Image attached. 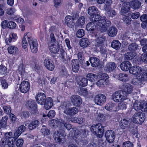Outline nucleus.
<instances>
[{
  "label": "nucleus",
  "mask_w": 147,
  "mask_h": 147,
  "mask_svg": "<svg viewBox=\"0 0 147 147\" xmlns=\"http://www.w3.org/2000/svg\"><path fill=\"white\" fill-rule=\"evenodd\" d=\"M122 90L117 91L114 93L112 96V99L116 102L122 101L127 98L128 94L132 91V86L128 83L123 84Z\"/></svg>",
  "instance_id": "f257e3e1"
},
{
  "label": "nucleus",
  "mask_w": 147,
  "mask_h": 147,
  "mask_svg": "<svg viewBox=\"0 0 147 147\" xmlns=\"http://www.w3.org/2000/svg\"><path fill=\"white\" fill-rule=\"evenodd\" d=\"M29 43L31 51L33 53H36L38 51V43L36 41L33 40L31 34L28 32L25 34L22 41V47L25 49Z\"/></svg>",
  "instance_id": "f03ea898"
},
{
  "label": "nucleus",
  "mask_w": 147,
  "mask_h": 147,
  "mask_svg": "<svg viewBox=\"0 0 147 147\" xmlns=\"http://www.w3.org/2000/svg\"><path fill=\"white\" fill-rule=\"evenodd\" d=\"M49 124L52 128L58 127L59 130H63L65 127L67 130L70 129L71 127V124L67 123L64 120L61 119H56L50 120Z\"/></svg>",
  "instance_id": "7ed1b4c3"
},
{
  "label": "nucleus",
  "mask_w": 147,
  "mask_h": 147,
  "mask_svg": "<svg viewBox=\"0 0 147 147\" xmlns=\"http://www.w3.org/2000/svg\"><path fill=\"white\" fill-rule=\"evenodd\" d=\"M90 129L93 134L99 138L102 137L104 132V127L100 123L93 125Z\"/></svg>",
  "instance_id": "20e7f679"
},
{
  "label": "nucleus",
  "mask_w": 147,
  "mask_h": 147,
  "mask_svg": "<svg viewBox=\"0 0 147 147\" xmlns=\"http://www.w3.org/2000/svg\"><path fill=\"white\" fill-rule=\"evenodd\" d=\"M111 24L109 20L102 18L98 22L97 24L101 28V31L104 32L107 31V28L111 25Z\"/></svg>",
  "instance_id": "39448f33"
},
{
  "label": "nucleus",
  "mask_w": 147,
  "mask_h": 147,
  "mask_svg": "<svg viewBox=\"0 0 147 147\" xmlns=\"http://www.w3.org/2000/svg\"><path fill=\"white\" fill-rule=\"evenodd\" d=\"M145 114L141 112L134 114L132 116V120L133 122L137 124H142L144 121Z\"/></svg>",
  "instance_id": "423d86ee"
},
{
  "label": "nucleus",
  "mask_w": 147,
  "mask_h": 147,
  "mask_svg": "<svg viewBox=\"0 0 147 147\" xmlns=\"http://www.w3.org/2000/svg\"><path fill=\"white\" fill-rule=\"evenodd\" d=\"M106 100V97L104 94H99L96 95L94 98V101L95 103L99 105H101L105 103Z\"/></svg>",
  "instance_id": "0eeeda50"
},
{
  "label": "nucleus",
  "mask_w": 147,
  "mask_h": 147,
  "mask_svg": "<svg viewBox=\"0 0 147 147\" xmlns=\"http://www.w3.org/2000/svg\"><path fill=\"white\" fill-rule=\"evenodd\" d=\"M145 71L143 68L139 66H134L131 67L129 69L130 73L134 75L140 74V76L142 72Z\"/></svg>",
  "instance_id": "6e6552de"
},
{
  "label": "nucleus",
  "mask_w": 147,
  "mask_h": 147,
  "mask_svg": "<svg viewBox=\"0 0 147 147\" xmlns=\"http://www.w3.org/2000/svg\"><path fill=\"white\" fill-rule=\"evenodd\" d=\"M30 84L29 82L26 81H24L21 83L20 90L23 93H25L29 90L30 88Z\"/></svg>",
  "instance_id": "1a4fd4ad"
},
{
  "label": "nucleus",
  "mask_w": 147,
  "mask_h": 147,
  "mask_svg": "<svg viewBox=\"0 0 147 147\" xmlns=\"http://www.w3.org/2000/svg\"><path fill=\"white\" fill-rule=\"evenodd\" d=\"M71 100L73 105L76 106H80L82 102V100L80 96L74 95L71 96Z\"/></svg>",
  "instance_id": "9d476101"
},
{
  "label": "nucleus",
  "mask_w": 147,
  "mask_h": 147,
  "mask_svg": "<svg viewBox=\"0 0 147 147\" xmlns=\"http://www.w3.org/2000/svg\"><path fill=\"white\" fill-rule=\"evenodd\" d=\"M105 136L108 142L110 143H112L115 138V134L113 131L108 130L105 133Z\"/></svg>",
  "instance_id": "9b49d317"
},
{
  "label": "nucleus",
  "mask_w": 147,
  "mask_h": 147,
  "mask_svg": "<svg viewBox=\"0 0 147 147\" xmlns=\"http://www.w3.org/2000/svg\"><path fill=\"white\" fill-rule=\"evenodd\" d=\"M36 98L37 103L41 105H43L47 99L44 93H38L36 96Z\"/></svg>",
  "instance_id": "f8f14e48"
},
{
  "label": "nucleus",
  "mask_w": 147,
  "mask_h": 147,
  "mask_svg": "<svg viewBox=\"0 0 147 147\" xmlns=\"http://www.w3.org/2000/svg\"><path fill=\"white\" fill-rule=\"evenodd\" d=\"M44 64L46 67L49 70H53L55 65L53 61L50 59H46L44 61Z\"/></svg>",
  "instance_id": "ddd939ff"
},
{
  "label": "nucleus",
  "mask_w": 147,
  "mask_h": 147,
  "mask_svg": "<svg viewBox=\"0 0 147 147\" xmlns=\"http://www.w3.org/2000/svg\"><path fill=\"white\" fill-rule=\"evenodd\" d=\"M78 111V108L76 107H68L65 109L64 113L66 115H72L77 113Z\"/></svg>",
  "instance_id": "4468645a"
},
{
  "label": "nucleus",
  "mask_w": 147,
  "mask_h": 147,
  "mask_svg": "<svg viewBox=\"0 0 147 147\" xmlns=\"http://www.w3.org/2000/svg\"><path fill=\"white\" fill-rule=\"evenodd\" d=\"M97 23L91 21L88 23L86 26V29L90 32L93 33L97 29Z\"/></svg>",
  "instance_id": "2eb2a0df"
},
{
  "label": "nucleus",
  "mask_w": 147,
  "mask_h": 147,
  "mask_svg": "<svg viewBox=\"0 0 147 147\" xmlns=\"http://www.w3.org/2000/svg\"><path fill=\"white\" fill-rule=\"evenodd\" d=\"M76 81L78 84L80 86H85L88 84V80L86 78H85L80 76H77L76 79Z\"/></svg>",
  "instance_id": "dca6fc26"
},
{
  "label": "nucleus",
  "mask_w": 147,
  "mask_h": 147,
  "mask_svg": "<svg viewBox=\"0 0 147 147\" xmlns=\"http://www.w3.org/2000/svg\"><path fill=\"white\" fill-rule=\"evenodd\" d=\"M130 7L128 4H125L122 5L121 9L120 11L121 14L124 16L127 15L129 12Z\"/></svg>",
  "instance_id": "f3484780"
},
{
  "label": "nucleus",
  "mask_w": 147,
  "mask_h": 147,
  "mask_svg": "<svg viewBox=\"0 0 147 147\" xmlns=\"http://www.w3.org/2000/svg\"><path fill=\"white\" fill-rule=\"evenodd\" d=\"M65 24L70 28H72L74 25V20L72 17L70 16H67L65 17Z\"/></svg>",
  "instance_id": "a211bd4d"
},
{
  "label": "nucleus",
  "mask_w": 147,
  "mask_h": 147,
  "mask_svg": "<svg viewBox=\"0 0 147 147\" xmlns=\"http://www.w3.org/2000/svg\"><path fill=\"white\" fill-rule=\"evenodd\" d=\"M17 38V36L16 34L11 33L7 36L5 40V42L7 44L9 45L11 42H14Z\"/></svg>",
  "instance_id": "6ab92c4d"
},
{
  "label": "nucleus",
  "mask_w": 147,
  "mask_h": 147,
  "mask_svg": "<svg viewBox=\"0 0 147 147\" xmlns=\"http://www.w3.org/2000/svg\"><path fill=\"white\" fill-rule=\"evenodd\" d=\"M130 6L134 9H137L140 8L141 6V3L138 0H132L129 3Z\"/></svg>",
  "instance_id": "aec40b11"
},
{
  "label": "nucleus",
  "mask_w": 147,
  "mask_h": 147,
  "mask_svg": "<svg viewBox=\"0 0 147 147\" xmlns=\"http://www.w3.org/2000/svg\"><path fill=\"white\" fill-rule=\"evenodd\" d=\"M119 126L122 129L126 128L129 129H131L129 122L128 120L125 119H123L119 123Z\"/></svg>",
  "instance_id": "412c9836"
},
{
  "label": "nucleus",
  "mask_w": 147,
  "mask_h": 147,
  "mask_svg": "<svg viewBox=\"0 0 147 147\" xmlns=\"http://www.w3.org/2000/svg\"><path fill=\"white\" fill-rule=\"evenodd\" d=\"M107 34L109 36L111 37L115 36L117 32V30L114 26L110 27L107 30Z\"/></svg>",
  "instance_id": "4be33fe9"
},
{
  "label": "nucleus",
  "mask_w": 147,
  "mask_h": 147,
  "mask_svg": "<svg viewBox=\"0 0 147 147\" xmlns=\"http://www.w3.org/2000/svg\"><path fill=\"white\" fill-rule=\"evenodd\" d=\"M131 66V63L128 61L122 62L120 65V67L121 70L125 71L129 70Z\"/></svg>",
  "instance_id": "5701e85b"
},
{
  "label": "nucleus",
  "mask_w": 147,
  "mask_h": 147,
  "mask_svg": "<svg viewBox=\"0 0 147 147\" xmlns=\"http://www.w3.org/2000/svg\"><path fill=\"white\" fill-rule=\"evenodd\" d=\"M117 67V65L114 62H111L107 63L105 67L107 70L109 71H113Z\"/></svg>",
  "instance_id": "b1692460"
},
{
  "label": "nucleus",
  "mask_w": 147,
  "mask_h": 147,
  "mask_svg": "<svg viewBox=\"0 0 147 147\" xmlns=\"http://www.w3.org/2000/svg\"><path fill=\"white\" fill-rule=\"evenodd\" d=\"M45 109L47 110L50 109L53 105V101L52 98L48 97L44 103Z\"/></svg>",
  "instance_id": "393cba45"
},
{
  "label": "nucleus",
  "mask_w": 147,
  "mask_h": 147,
  "mask_svg": "<svg viewBox=\"0 0 147 147\" xmlns=\"http://www.w3.org/2000/svg\"><path fill=\"white\" fill-rule=\"evenodd\" d=\"M90 62L91 65L93 67H96L98 66L100 64V60L97 58L91 57L90 58Z\"/></svg>",
  "instance_id": "a878e982"
},
{
  "label": "nucleus",
  "mask_w": 147,
  "mask_h": 147,
  "mask_svg": "<svg viewBox=\"0 0 147 147\" xmlns=\"http://www.w3.org/2000/svg\"><path fill=\"white\" fill-rule=\"evenodd\" d=\"M60 52L62 61L65 64H67L68 63L67 57L66 52L63 49H61Z\"/></svg>",
  "instance_id": "bb28decb"
},
{
  "label": "nucleus",
  "mask_w": 147,
  "mask_h": 147,
  "mask_svg": "<svg viewBox=\"0 0 147 147\" xmlns=\"http://www.w3.org/2000/svg\"><path fill=\"white\" fill-rule=\"evenodd\" d=\"M26 129V127L24 125L19 126L17 129L14 134L16 138L18 137L22 132H24Z\"/></svg>",
  "instance_id": "cd10ccee"
},
{
  "label": "nucleus",
  "mask_w": 147,
  "mask_h": 147,
  "mask_svg": "<svg viewBox=\"0 0 147 147\" xmlns=\"http://www.w3.org/2000/svg\"><path fill=\"white\" fill-rule=\"evenodd\" d=\"M101 17L99 13L97 14L90 16V20L91 21L96 23L97 22H98L101 20Z\"/></svg>",
  "instance_id": "c85d7f7f"
},
{
  "label": "nucleus",
  "mask_w": 147,
  "mask_h": 147,
  "mask_svg": "<svg viewBox=\"0 0 147 147\" xmlns=\"http://www.w3.org/2000/svg\"><path fill=\"white\" fill-rule=\"evenodd\" d=\"M49 49L51 52L54 53H56L59 51L60 47L57 44L55 45L53 44L49 46Z\"/></svg>",
  "instance_id": "c756f323"
},
{
  "label": "nucleus",
  "mask_w": 147,
  "mask_h": 147,
  "mask_svg": "<svg viewBox=\"0 0 147 147\" xmlns=\"http://www.w3.org/2000/svg\"><path fill=\"white\" fill-rule=\"evenodd\" d=\"M26 105L32 110H35L37 108V105L34 100L31 99L26 102Z\"/></svg>",
  "instance_id": "7c9ffc66"
},
{
  "label": "nucleus",
  "mask_w": 147,
  "mask_h": 147,
  "mask_svg": "<svg viewBox=\"0 0 147 147\" xmlns=\"http://www.w3.org/2000/svg\"><path fill=\"white\" fill-rule=\"evenodd\" d=\"M135 54L132 51L128 52L124 54V59L125 60H129L134 58Z\"/></svg>",
  "instance_id": "2f4dec72"
},
{
  "label": "nucleus",
  "mask_w": 147,
  "mask_h": 147,
  "mask_svg": "<svg viewBox=\"0 0 147 147\" xmlns=\"http://www.w3.org/2000/svg\"><path fill=\"white\" fill-rule=\"evenodd\" d=\"M40 124V122L38 120H35L32 121L28 126L29 129L32 130L37 127Z\"/></svg>",
  "instance_id": "473e14b6"
},
{
  "label": "nucleus",
  "mask_w": 147,
  "mask_h": 147,
  "mask_svg": "<svg viewBox=\"0 0 147 147\" xmlns=\"http://www.w3.org/2000/svg\"><path fill=\"white\" fill-rule=\"evenodd\" d=\"M80 45L82 47H86L90 45V42L87 38H82L80 42Z\"/></svg>",
  "instance_id": "72a5a7b5"
},
{
  "label": "nucleus",
  "mask_w": 147,
  "mask_h": 147,
  "mask_svg": "<svg viewBox=\"0 0 147 147\" xmlns=\"http://www.w3.org/2000/svg\"><path fill=\"white\" fill-rule=\"evenodd\" d=\"M86 77L87 80H88L92 82H94L97 79V76L92 73L88 74L86 76Z\"/></svg>",
  "instance_id": "f704fd0d"
},
{
  "label": "nucleus",
  "mask_w": 147,
  "mask_h": 147,
  "mask_svg": "<svg viewBox=\"0 0 147 147\" xmlns=\"http://www.w3.org/2000/svg\"><path fill=\"white\" fill-rule=\"evenodd\" d=\"M105 40V37L103 35H101L98 37L96 39V47L100 46L103 44Z\"/></svg>",
  "instance_id": "c9c22d12"
},
{
  "label": "nucleus",
  "mask_w": 147,
  "mask_h": 147,
  "mask_svg": "<svg viewBox=\"0 0 147 147\" xmlns=\"http://www.w3.org/2000/svg\"><path fill=\"white\" fill-rule=\"evenodd\" d=\"M121 46V43L118 40H113L111 44L112 47L116 50L119 49Z\"/></svg>",
  "instance_id": "e433bc0d"
},
{
  "label": "nucleus",
  "mask_w": 147,
  "mask_h": 147,
  "mask_svg": "<svg viewBox=\"0 0 147 147\" xmlns=\"http://www.w3.org/2000/svg\"><path fill=\"white\" fill-rule=\"evenodd\" d=\"M88 13L90 16L99 13V11L95 7L92 6L89 7L88 10Z\"/></svg>",
  "instance_id": "4c0bfd02"
},
{
  "label": "nucleus",
  "mask_w": 147,
  "mask_h": 147,
  "mask_svg": "<svg viewBox=\"0 0 147 147\" xmlns=\"http://www.w3.org/2000/svg\"><path fill=\"white\" fill-rule=\"evenodd\" d=\"M53 137L55 140L60 142H61L63 136L62 135L59 133V131H57L54 132L53 134Z\"/></svg>",
  "instance_id": "58836bf2"
},
{
  "label": "nucleus",
  "mask_w": 147,
  "mask_h": 147,
  "mask_svg": "<svg viewBox=\"0 0 147 147\" xmlns=\"http://www.w3.org/2000/svg\"><path fill=\"white\" fill-rule=\"evenodd\" d=\"M139 46L136 43H132L130 44L128 46V49L130 51H133L137 50L138 49Z\"/></svg>",
  "instance_id": "ea45409f"
},
{
  "label": "nucleus",
  "mask_w": 147,
  "mask_h": 147,
  "mask_svg": "<svg viewBox=\"0 0 147 147\" xmlns=\"http://www.w3.org/2000/svg\"><path fill=\"white\" fill-rule=\"evenodd\" d=\"M117 78L122 81H127L128 80V75L126 74L120 73L117 75Z\"/></svg>",
  "instance_id": "a19ab883"
},
{
  "label": "nucleus",
  "mask_w": 147,
  "mask_h": 147,
  "mask_svg": "<svg viewBox=\"0 0 147 147\" xmlns=\"http://www.w3.org/2000/svg\"><path fill=\"white\" fill-rule=\"evenodd\" d=\"M142 103L136 100L135 101L134 104V108L136 111L140 110L141 111Z\"/></svg>",
  "instance_id": "79ce46f5"
},
{
  "label": "nucleus",
  "mask_w": 147,
  "mask_h": 147,
  "mask_svg": "<svg viewBox=\"0 0 147 147\" xmlns=\"http://www.w3.org/2000/svg\"><path fill=\"white\" fill-rule=\"evenodd\" d=\"M85 23V19L84 17L81 16L78 20L76 22V25L78 26H82Z\"/></svg>",
  "instance_id": "37998d69"
},
{
  "label": "nucleus",
  "mask_w": 147,
  "mask_h": 147,
  "mask_svg": "<svg viewBox=\"0 0 147 147\" xmlns=\"http://www.w3.org/2000/svg\"><path fill=\"white\" fill-rule=\"evenodd\" d=\"M42 128L41 131L42 134L44 136H48L50 134V130L48 129L45 125H42Z\"/></svg>",
  "instance_id": "c03bdc74"
},
{
  "label": "nucleus",
  "mask_w": 147,
  "mask_h": 147,
  "mask_svg": "<svg viewBox=\"0 0 147 147\" xmlns=\"http://www.w3.org/2000/svg\"><path fill=\"white\" fill-rule=\"evenodd\" d=\"M0 81L2 87L4 89L7 88L8 86V84L6 80L3 77H0Z\"/></svg>",
  "instance_id": "a18cd8bd"
},
{
  "label": "nucleus",
  "mask_w": 147,
  "mask_h": 147,
  "mask_svg": "<svg viewBox=\"0 0 147 147\" xmlns=\"http://www.w3.org/2000/svg\"><path fill=\"white\" fill-rule=\"evenodd\" d=\"M115 106V104L110 102L106 104L105 108V109L108 111H110L113 109L114 107Z\"/></svg>",
  "instance_id": "49530a36"
},
{
  "label": "nucleus",
  "mask_w": 147,
  "mask_h": 147,
  "mask_svg": "<svg viewBox=\"0 0 147 147\" xmlns=\"http://www.w3.org/2000/svg\"><path fill=\"white\" fill-rule=\"evenodd\" d=\"M117 14V13L115 10L111 9L108 11L107 15L108 17L113 18Z\"/></svg>",
  "instance_id": "de8ad7c7"
},
{
  "label": "nucleus",
  "mask_w": 147,
  "mask_h": 147,
  "mask_svg": "<svg viewBox=\"0 0 147 147\" xmlns=\"http://www.w3.org/2000/svg\"><path fill=\"white\" fill-rule=\"evenodd\" d=\"M122 20L127 25H128L131 23V18L128 16H124Z\"/></svg>",
  "instance_id": "09e8293b"
},
{
  "label": "nucleus",
  "mask_w": 147,
  "mask_h": 147,
  "mask_svg": "<svg viewBox=\"0 0 147 147\" xmlns=\"http://www.w3.org/2000/svg\"><path fill=\"white\" fill-rule=\"evenodd\" d=\"M140 79L142 81L147 82V72L144 71L142 72L140 76Z\"/></svg>",
  "instance_id": "8fccbe9b"
},
{
  "label": "nucleus",
  "mask_w": 147,
  "mask_h": 147,
  "mask_svg": "<svg viewBox=\"0 0 147 147\" xmlns=\"http://www.w3.org/2000/svg\"><path fill=\"white\" fill-rule=\"evenodd\" d=\"M84 35V30L83 29L79 30L76 33V36L78 38H81Z\"/></svg>",
  "instance_id": "3c124183"
},
{
  "label": "nucleus",
  "mask_w": 147,
  "mask_h": 147,
  "mask_svg": "<svg viewBox=\"0 0 147 147\" xmlns=\"http://www.w3.org/2000/svg\"><path fill=\"white\" fill-rule=\"evenodd\" d=\"M142 81L140 79V78L138 79V78H135L132 79L131 81V84L135 85H138Z\"/></svg>",
  "instance_id": "603ef678"
},
{
  "label": "nucleus",
  "mask_w": 147,
  "mask_h": 147,
  "mask_svg": "<svg viewBox=\"0 0 147 147\" xmlns=\"http://www.w3.org/2000/svg\"><path fill=\"white\" fill-rule=\"evenodd\" d=\"M77 57L78 60L79 61L80 64H81L83 62L84 59V57L82 52H79L77 54Z\"/></svg>",
  "instance_id": "864d4df0"
},
{
  "label": "nucleus",
  "mask_w": 147,
  "mask_h": 147,
  "mask_svg": "<svg viewBox=\"0 0 147 147\" xmlns=\"http://www.w3.org/2000/svg\"><path fill=\"white\" fill-rule=\"evenodd\" d=\"M105 141L100 138L98 140V146L99 147H106Z\"/></svg>",
  "instance_id": "5fc2aeb1"
},
{
  "label": "nucleus",
  "mask_w": 147,
  "mask_h": 147,
  "mask_svg": "<svg viewBox=\"0 0 147 147\" xmlns=\"http://www.w3.org/2000/svg\"><path fill=\"white\" fill-rule=\"evenodd\" d=\"M106 83L105 80L101 79L97 81L96 83V84L99 87H101L105 85Z\"/></svg>",
  "instance_id": "6e6d98bb"
},
{
  "label": "nucleus",
  "mask_w": 147,
  "mask_h": 147,
  "mask_svg": "<svg viewBox=\"0 0 147 147\" xmlns=\"http://www.w3.org/2000/svg\"><path fill=\"white\" fill-rule=\"evenodd\" d=\"M17 49L14 46H11L8 48L7 50L9 53L13 54L16 51Z\"/></svg>",
  "instance_id": "4d7b16f0"
},
{
  "label": "nucleus",
  "mask_w": 147,
  "mask_h": 147,
  "mask_svg": "<svg viewBox=\"0 0 147 147\" xmlns=\"http://www.w3.org/2000/svg\"><path fill=\"white\" fill-rule=\"evenodd\" d=\"M7 72V69L6 67L1 65H0V73L2 74H5Z\"/></svg>",
  "instance_id": "13d9d810"
},
{
  "label": "nucleus",
  "mask_w": 147,
  "mask_h": 147,
  "mask_svg": "<svg viewBox=\"0 0 147 147\" xmlns=\"http://www.w3.org/2000/svg\"><path fill=\"white\" fill-rule=\"evenodd\" d=\"M3 108L6 114H10L11 113V109L10 106H3Z\"/></svg>",
  "instance_id": "bf43d9fd"
},
{
  "label": "nucleus",
  "mask_w": 147,
  "mask_h": 147,
  "mask_svg": "<svg viewBox=\"0 0 147 147\" xmlns=\"http://www.w3.org/2000/svg\"><path fill=\"white\" fill-rule=\"evenodd\" d=\"M7 24V28L11 29L14 28L16 26V23L12 21L8 22Z\"/></svg>",
  "instance_id": "052dcab7"
},
{
  "label": "nucleus",
  "mask_w": 147,
  "mask_h": 147,
  "mask_svg": "<svg viewBox=\"0 0 147 147\" xmlns=\"http://www.w3.org/2000/svg\"><path fill=\"white\" fill-rule=\"evenodd\" d=\"M80 62L78 59H73L71 61V65L72 66H80Z\"/></svg>",
  "instance_id": "680f3d73"
},
{
  "label": "nucleus",
  "mask_w": 147,
  "mask_h": 147,
  "mask_svg": "<svg viewBox=\"0 0 147 147\" xmlns=\"http://www.w3.org/2000/svg\"><path fill=\"white\" fill-rule=\"evenodd\" d=\"M24 143V140L22 139H19L17 140L16 144V145L19 147L22 146Z\"/></svg>",
  "instance_id": "e2e57ef3"
},
{
  "label": "nucleus",
  "mask_w": 147,
  "mask_h": 147,
  "mask_svg": "<svg viewBox=\"0 0 147 147\" xmlns=\"http://www.w3.org/2000/svg\"><path fill=\"white\" fill-rule=\"evenodd\" d=\"M123 147H133V144L129 141H127L124 142Z\"/></svg>",
  "instance_id": "0e129e2a"
},
{
  "label": "nucleus",
  "mask_w": 147,
  "mask_h": 147,
  "mask_svg": "<svg viewBox=\"0 0 147 147\" xmlns=\"http://www.w3.org/2000/svg\"><path fill=\"white\" fill-rule=\"evenodd\" d=\"M141 111L143 112H147V101L142 103Z\"/></svg>",
  "instance_id": "69168bd1"
},
{
  "label": "nucleus",
  "mask_w": 147,
  "mask_h": 147,
  "mask_svg": "<svg viewBox=\"0 0 147 147\" xmlns=\"http://www.w3.org/2000/svg\"><path fill=\"white\" fill-rule=\"evenodd\" d=\"M30 113L29 112L26 111H24L21 113L20 115L22 117L26 118L28 117L29 116Z\"/></svg>",
  "instance_id": "338daca9"
},
{
  "label": "nucleus",
  "mask_w": 147,
  "mask_h": 147,
  "mask_svg": "<svg viewBox=\"0 0 147 147\" xmlns=\"http://www.w3.org/2000/svg\"><path fill=\"white\" fill-rule=\"evenodd\" d=\"M140 60L142 62H147V54H142L140 57Z\"/></svg>",
  "instance_id": "774afa93"
}]
</instances>
